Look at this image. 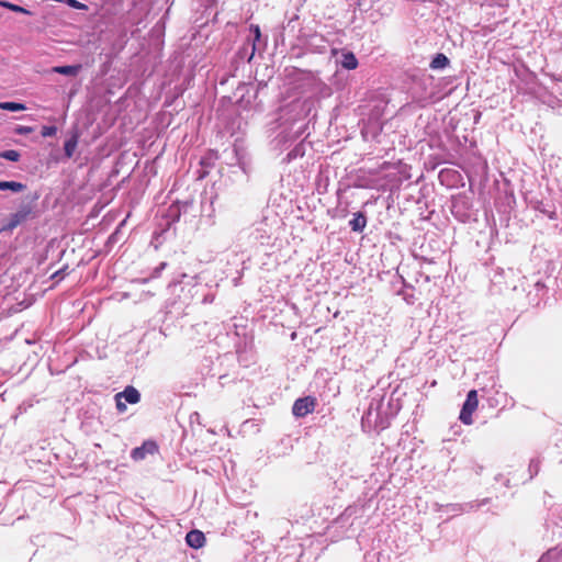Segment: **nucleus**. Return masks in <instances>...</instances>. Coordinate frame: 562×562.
<instances>
[{
  "instance_id": "9d476101",
  "label": "nucleus",
  "mask_w": 562,
  "mask_h": 562,
  "mask_svg": "<svg viewBox=\"0 0 562 562\" xmlns=\"http://www.w3.org/2000/svg\"><path fill=\"white\" fill-rule=\"evenodd\" d=\"M349 224L352 231L361 232L366 227L367 221L362 214L358 213L355 215V217L350 221Z\"/></svg>"
},
{
  "instance_id": "f3484780",
  "label": "nucleus",
  "mask_w": 562,
  "mask_h": 562,
  "mask_svg": "<svg viewBox=\"0 0 562 562\" xmlns=\"http://www.w3.org/2000/svg\"><path fill=\"white\" fill-rule=\"evenodd\" d=\"M57 128L56 126H43L41 134L43 137H52L56 135Z\"/></svg>"
},
{
  "instance_id": "0eeeda50",
  "label": "nucleus",
  "mask_w": 562,
  "mask_h": 562,
  "mask_svg": "<svg viewBox=\"0 0 562 562\" xmlns=\"http://www.w3.org/2000/svg\"><path fill=\"white\" fill-rule=\"evenodd\" d=\"M119 396L130 404H136L140 398L139 392L133 386L126 387Z\"/></svg>"
},
{
  "instance_id": "39448f33",
  "label": "nucleus",
  "mask_w": 562,
  "mask_h": 562,
  "mask_svg": "<svg viewBox=\"0 0 562 562\" xmlns=\"http://www.w3.org/2000/svg\"><path fill=\"white\" fill-rule=\"evenodd\" d=\"M186 541L189 547L200 549L204 546L205 537L200 530H191L187 533Z\"/></svg>"
},
{
  "instance_id": "f03ea898",
  "label": "nucleus",
  "mask_w": 562,
  "mask_h": 562,
  "mask_svg": "<svg viewBox=\"0 0 562 562\" xmlns=\"http://www.w3.org/2000/svg\"><path fill=\"white\" fill-rule=\"evenodd\" d=\"M315 407V401L312 397L299 398L294 402L292 412L296 417H304Z\"/></svg>"
},
{
  "instance_id": "aec40b11",
  "label": "nucleus",
  "mask_w": 562,
  "mask_h": 562,
  "mask_svg": "<svg viewBox=\"0 0 562 562\" xmlns=\"http://www.w3.org/2000/svg\"><path fill=\"white\" fill-rule=\"evenodd\" d=\"M250 31L254 33L255 40L260 38V29L258 25H250Z\"/></svg>"
},
{
  "instance_id": "1a4fd4ad",
  "label": "nucleus",
  "mask_w": 562,
  "mask_h": 562,
  "mask_svg": "<svg viewBox=\"0 0 562 562\" xmlns=\"http://www.w3.org/2000/svg\"><path fill=\"white\" fill-rule=\"evenodd\" d=\"M24 189L25 186L18 181H0V191L22 192Z\"/></svg>"
},
{
  "instance_id": "423d86ee",
  "label": "nucleus",
  "mask_w": 562,
  "mask_h": 562,
  "mask_svg": "<svg viewBox=\"0 0 562 562\" xmlns=\"http://www.w3.org/2000/svg\"><path fill=\"white\" fill-rule=\"evenodd\" d=\"M81 68V65L55 66L52 71L65 76H77Z\"/></svg>"
},
{
  "instance_id": "20e7f679",
  "label": "nucleus",
  "mask_w": 562,
  "mask_h": 562,
  "mask_svg": "<svg viewBox=\"0 0 562 562\" xmlns=\"http://www.w3.org/2000/svg\"><path fill=\"white\" fill-rule=\"evenodd\" d=\"M29 215H30V210L27 207H23V209L19 210L18 212L11 214V216L9 217L8 223L5 225V228L12 231L18 225L23 223L27 218Z\"/></svg>"
},
{
  "instance_id": "2eb2a0df",
  "label": "nucleus",
  "mask_w": 562,
  "mask_h": 562,
  "mask_svg": "<svg viewBox=\"0 0 562 562\" xmlns=\"http://www.w3.org/2000/svg\"><path fill=\"white\" fill-rule=\"evenodd\" d=\"M554 560L555 562H562V550L560 552L549 551L544 557L541 558L540 562H550Z\"/></svg>"
},
{
  "instance_id": "9b49d317",
  "label": "nucleus",
  "mask_w": 562,
  "mask_h": 562,
  "mask_svg": "<svg viewBox=\"0 0 562 562\" xmlns=\"http://www.w3.org/2000/svg\"><path fill=\"white\" fill-rule=\"evenodd\" d=\"M0 109L11 112L24 111L26 108L22 103L18 102H0Z\"/></svg>"
},
{
  "instance_id": "6e6552de",
  "label": "nucleus",
  "mask_w": 562,
  "mask_h": 562,
  "mask_svg": "<svg viewBox=\"0 0 562 562\" xmlns=\"http://www.w3.org/2000/svg\"><path fill=\"white\" fill-rule=\"evenodd\" d=\"M340 65L348 70L356 69L358 67V60L356 56L348 52L342 54V58L340 60Z\"/></svg>"
},
{
  "instance_id": "412c9836",
  "label": "nucleus",
  "mask_w": 562,
  "mask_h": 562,
  "mask_svg": "<svg viewBox=\"0 0 562 562\" xmlns=\"http://www.w3.org/2000/svg\"><path fill=\"white\" fill-rule=\"evenodd\" d=\"M31 130H32L31 127L22 126V127L18 128V133L19 134H27L31 132Z\"/></svg>"
},
{
  "instance_id": "6ab92c4d",
  "label": "nucleus",
  "mask_w": 562,
  "mask_h": 562,
  "mask_svg": "<svg viewBox=\"0 0 562 562\" xmlns=\"http://www.w3.org/2000/svg\"><path fill=\"white\" fill-rule=\"evenodd\" d=\"M66 2L71 7V8H75V9H83L85 8V4H82L81 2L77 1V0H66Z\"/></svg>"
},
{
  "instance_id": "a211bd4d",
  "label": "nucleus",
  "mask_w": 562,
  "mask_h": 562,
  "mask_svg": "<svg viewBox=\"0 0 562 562\" xmlns=\"http://www.w3.org/2000/svg\"><path fill=\"white\" fill-rule=\"evenodd\" d=\"M116 407L120 412H124L126 409L125 403L122 401L123 398L119 396V393L115 395Z\"/></svg>"
},
{
  "instance_id": "4be33fe9",
  "label": "nucleus",
  "mask_w": 562,
  "mask_h": 562,
  "mask_svg": "<svg viewBox=\"0 0 562 562\" xmlns=\"http://www.w3.org/2000/svg\"><path fill=\"white\" fill-rule=\"evenodd\" d=\"M449 173H450V172H449L448 170L441 171V172H440V178H441V180L443 181V179H445L447 176H449Z\"/></svg>"
},
{
  "instance_id": "4468645a",
  "label": "nucleus",
  "mask_w": 562,
  "mask_h": 562,
  "mask_svg": "<svg viewBox=\"0 0 562 562\" xmlns=\"http://www.w3.org/2000/svg\"><path fill=\"white\" fill-rule=\"evenodd\" d=\"M77 147V138L71 137L70 139L66 140L65 143V154L68 158H70L74 155V151Z\"/></svg>"
},
{
  "instance_id": "f257e3e1",
  "label": "nucleus",
  "mask_w": 562,
  "mask_h": 562,
  "mask_svg": "<svg viewBox=\"0 0 562 562\" xmlns=\"http://www.w3.org/2000/svg\"><path fill=\"white\" fill-rule=\"evenodd\" d=\"M477 393L475 390H471L468 395L467 400L463 404V407L460 413V420L465 425H471L473 423L472 414L477 408Z\"/></svg>"
},
{
  "instance_id": "f8f14e48",
  "label": "nucleus",
  "mask_w": 562,
  "mask_h": 562,
  "mask_svg": "<svg viewBox=\"0 0 562 562\" xmlns=\"http://www.w3.org/2000/svg\"><path fill=\"white\" fill-rule=\"evenodd\" d=\"M0 5L3 7V8L9 9V10H11L13 12L23 13V14H31V12L29 10H26L25 8L16 5V4H13V3H10L8 1H0Z\"/></svg>"
},
{
  "instance_id": "7ed1b4c3",
  "label": "nucleus",
  "mask_w": 562,
  "mask_h": 562,
  "mask_svg": "<svg viewBox=\"0 0 562 562\" xmlns=\"http://www.w3.org/2000/svg\"><path fill=\"white\" fill-rule=\"evenodd\" d=\"M157 451V446L153 441L145 442L142 447H137L132 451V458L136 461L143 460L147 453L153 454Z\"/></svg>"
},
{
  "instance_id": "ddd939ff",
  "label": "nucleus",
  "mask_w": 562,
  "mask_h": 562,
  "mask_svg": "<svg viewBox=\"0 0 562 562\" xmlns=\"http://www.w3.org/2000/svg\"><path fill=\"white\" fill-rule=\"evenodd\" d=\"M448 61H449V60H448V58H447L445 55L439 54V55H437V56L432 59V61H431L430 66H431V68H434V69H439V68H443V67H446V66H447V64H448Z\"/></svg>"
},
{
  "instance_id": "dca6fc26",
  "label": "nucleus",
  "mask_w": 562,
  "mask_h": 562,
  "mask_svg": "<svg viewBox=\"0 0 562 562\" xmlns=\"http://www.w3.org/2000/svg\"><path fill=\"white\" fill-rule=\"evenodd\" d=\"M0 157L10 161H18L20 159V154L16 150L10 149L0 153Z\"/></svg>"
}]
</instances>
